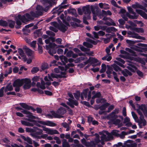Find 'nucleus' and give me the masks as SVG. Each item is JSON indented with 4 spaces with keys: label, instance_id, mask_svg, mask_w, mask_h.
Returning a JSON list of instances; mask_svg holds the SVG:
<instances>
[{
    "label": "nucleus",
    "instance_id": "f257e3e1",
    "mask_svg": "<svg viewBox=\"0 0 147 147\" xmlns=\"http://www.w3.org/2000/svg\"><path fill=\"white\" fill-rule=\"evenodd\" d=\"M25 120L29 121L33 123L34 125L43 128V130L44 131H46V133L48 134L53 135L55 134H59V133L56 129H53L50 128H47L43 126H42L39 124L38 123H40L44 125H46L51 127H53L56 126V124L49 121H47L46 122L43 121H37L36 120L30 119L27 118L24 119Z\"/></svg>",
    "mask_w": 147,
    "mask_h": 147
},
{
    "label": "nucleus",
    "instance_id": "f03ea898",
    "mask_svg": "<svg viewBox=\"0 0 147 147\" xmlns=\"http://www.w3.org/2000/svg\"><path fill=\"white\" fill-rule=\"evenodd\" d=\"M51 41L52 42L55 41L57 44H61L62 40L61 38H58L55 40V38L50 37L48 39L45 40V43L46 44H49L48 45H46V49L48 51L49 53L51 55L53 56V50L54 49V48L56 46V45L54 43L51 42Z\"/></svg>",
    "mask_w": 147,
    "mask_h": 147
},
{
    "label": "nucleus",
    "instance_id": "7ed1b4c3",
    "mask_svg": "<svg viewBox=\"0 0 147 147\" xmlns=\"http://www.w3.org/2000/svg\"><path fill=\"white\" fill-rule=\"evenodd\" d=\"M44 9L40 5H38L36 8V11H31L29 14L26 13V17L30 20H32L34 18H38L40 16H42Z\"/></svg>",
    "mask_w": 147,
    "mask_h": 147
},
{
    "label": "nucleus",
    "instance_id": "20e7f679",
    "mask_svg": "<svg viewBox=\"0 0 147 147\" xmlns=\"http://www.w3.org/2000/svg\"><path fill=\"white\" fill-rule=\"evenodd\" d=\"M118 109H115L107 117V118L109 120L110 122L112 124L115 125H117L119 127L121 126L119 124L120 122V120L117 119L118 118V116L116 114L118 113Z\"/></svg>",
    "mask_w": 147,
    "mask_h": 147
},
{
    "label": "nucleus",
    "instance_id": "39448f33",
    "mask_svg": "<svg viewBox=\"0 0 147 147\" xmlns=\"http://www.w3.org/2000/svg\"><path fill=\"white\" fill-rule=\"evenodd\" d=\"M66 112L65 109L63 107L59 108L56 112H52V115L55 117L61 118L63 117L62 115Z\"/></svg>",
    "mask_w": 147,
    "mask_h": 147
},
{
    "label": "nucleus",
    "instance_id": "423d86ee",
    "mask_svg": "<svg viewBox=\"0 0 147 147\" xmlns=\"http://www.w3.org/2000/svg\"><path fill=\"white\" fill-rule=\"evenodd\" d=\"M68 96L71 98L68 99V102H67V104L69 105L72 108H74V105L76 106H78V103L77 101L76 100H74L72 99H74V98L72 94L70 93H68Z\"/></svg>",
    "mask_w": 147,
    "mask_h": 147
},
{
    "label": "nucleus",
    "instance_id": "0eeeda50",
    "mask_svg": "<svg viewBox=\"0 0 147 147\" xmlns=\"http://www.w3.org/2000/svg\"><path fill=\"white\" fill-rule=\"evenodd\" d=\"M127 34L128 35V36L129 37L143 40H145V39L144 37L139 35L138 34L134 32L129 31L127 32Z\"/></svg>",
    "mask_w": 147,
    "mask_h": 147
},
{
    "label": "nucleus",
    "instance_id": "6e6552de",
    "mask_svg": "<svg viewBox=\"0 0 147 147\" xmlns=\"http://www.w3.org/2000/svg\"><path fill=\"white\" fill-rule=\"evenodd\" d=\"M18 18L20 20H17L16 21V24L17 25L20 26L21 24V22L20 21H21L23 22H25L29 21L30 20L26 16H21L20 15H19L18 16Z\"/></svg>",
    "mask_w": 147,
    "mask_h": 147
},
{
    "label": "nucleus",
    "instance_id": "1a4fd4ad",
    "mask_svg": "<svg viewBox=\"0 0 147 147\" xmlns=\"http://www.w3.org/2000/svg\"><path fill=\"white\" fill-rule=\"evenodd\" d=\"M69 6V5H60L59 7L55 8L53 11L52 13H56L59 15L63 11V9Z\"/></svg>",
    "mask_w": 147,
    "mask_h": 147
},
{
    "label": "nucleus",
    "instance_id": "9d476101",
    "mask_svg": "<svg viewBox=\"0 0 147 147\" xmlns=\"http://www.w3.org/2000/svg\"><path fill=\"white\" fill-rule=\"evenodd\" d=\"M91 91H88V89L84 90L81 94V99L83 100L84 97L86 98L87 97V96H88V100L91 98Z\"/></svg>",
    "mask_w": 147,
    "mask_h": 147
},
{
    "label": "nucleus",
    "instance_id": "9b49d317",
    "mask_svg": "<svg viewBox=\"0 0 147 147\" xmlns=\"http://www.w3.org/2000/svg\"><path fill=\"white\" fill-rule=\"evenodd\" d=\"M43 5L45 7L44 10L46 12L52 6V1L48 0H43Z\"/></svg>",
    "mask_w": 147,
    "mask_h": 147
},
{
    "label": "nucleus",
    "instance_id": "f8f14e48",
    "mask_svg": "<svg viewBox=\"0 0 147 147\" xmlns=\"http://www.w3.org/2000/svg\"><path fill=\"white\" fill-rule=\"evenodd\" d=\"M59 58L62 62L63 64V65H65L66 63H67L68 61L70 63L74 61V59L69 58L68 60L67 57L63 56H60Z\"/></svg>",
    "mask_w": 147,
    "mask_h": 147
},
{
    "label": "nucleus",
    "instance_id": "ddd939ff",
    "mask_svg": "<svg viewBox=\"0 0 147 147\" xmlns=\"http://www.w3.org/2000/svg\"><path fill=\"white\" fill-rule=\"evenodd\" d=\"M23 49L28 56H31V57H33V55L34 53V51L27 47L26 46H23Z\"/></svg>",
    "mask_w": 147,
    "mask_h": 147
},
{
    "label": "nucleus",
    "instance_id": "4468645a",
    "mask_svg": "<svg viewBox=\"0 0 147 147\" xmlns=\"http://www.w3.org/2000/svg\"><path fill=\"white\" fill-rule=\"evenodd\" d=\"M23 84H25L23 86L24 89H28L31 86V81L29 79H23Z\"/></svg>",
    "mask_w": 147,
    "mask_h": 147
},
{
    "label": "nucleus",
    "instance_id": "2eb2a0df",
    "mask_svg": "<svg viewBox=\"0 0 147 147\" xmlns=\"http://www.w3.org/2000/svg\"><path fill=\"white\" fill-rule=\"evenodd\" d=\"M127 61L129 63L127 64L128 66H127V68L132 72H134L137 69V68L135 66L134 64L132 62H130L128 60Z\"/></svg>",
    "mask_w": 147,
    "mask_h": 147
},
{
    "label": "nucleus",
    "instance_id": "dca6fc26",
    "mask_svg": "<svg viewBox=\"0 0 147 147\" xmlns=\"http://www.w3.org/2000/svg\"><path fill=\"white\" fill-rule=\"evenodd\" d=\"M21 112L24 114L27 115L26 116L28 118L32 119H35L36 117L32 115V114L26 110H23Z\"/></svg>",
    "mask_w": 147,
    "mask_h": 147
},
{
    "label": "nucleus",
    "instance_id": "f3484780",
    "mask_svg": "<svg viewBox=\"0 0 147 147\" xmlns=\"http://www.w3.org/2000/svg\"><path fill=\"white\" fill-rule=\"evenodd\" d=\"M23 79H22L21 80L18 79L15 81L13 84V86H21L23 84Z\"/></svg>",
    "mask_w": 147,
    "mask_h": 147
},
{
    "label": "nucleus",
    "instance_id": "a211bd4d",
    "mask_svg": "<svg viewBox=\"0 0 147 147\" xmlns=\"http://www.w3.org/2000/svg\"><path fill=\"white\" fill-rule=\"evenodd\" d=\"M90 62L91 64H96L92 65V66H95L100 65L101 64V62H99L97 59L93 57L90 58Z\"/></svg>",
    "mask_w": 147,
    "mask_h": 147
},
{
    "label": "nucleus",
    "instance_id": "6ab92c4d",
    "mask_svg": "<svg viewBox=\"0 0 147 147\" xmlns=\"http://www.w3.org/2000/svg\"><path fill=\"white\" fill-rule=\"evenodd\" d=\"M48 76H45L44 78V79L45 81L46 82L45 83V84L48 86H49L51 84V82L53 81V80L51 77L50 75L48 74Z\"/></svg>",
    "mask_w": 147,
    "mask_h": 147
},
{
    "label": "nucleus",
    "instance_id": "aec40b11",
    "mask_svg": "<svg viewBox=\"0 0 147 147\" xmlns=\"http://www.w3.org/2000/svg\"><path fill=\"white\" fill-rule=\"evenodd\" d=\"M125 145L127 147H136L137 145L135 143H132L131 140H128L124 143Z\"/></svg>",
    "mask_w": 147,
    "mask_h": 147
},
{
    "label": "nucleus",
    "instance_id": "412c9836",
    "mask_svg": "<svg viewBox=\"0 0 147 147\" xmlns=\"http://www.w3.org/2000/svg\"><path fill=\"white\" fill-rule=\"evenodd\" d=\"M18 51L19 55L22 58L23 61L25 62L26 61H27V59L26 55L23 50L19 48L18 49Z\"/></svg>",
    "mask_w": 147,
    "mask_h": 147
},
{
    "label": "nucleus",
    "instance_id": "4be33fe9",
    "mask_svg": "<svg viewBox=\"0 0 147 147\" xmlns=\"http://www.w3.org/2000/svg\"><path fill=\"white\" fill-rule=\"evenodd\" d=\"M84 13L85 14H87V18L88 19H90V17L89 15L91 13V11L89 7H84L83 9Z\"/></svg>",
    "mask_w": 147,
    "mask_h": 147
},
{
    "label": "nucleus",
    "instance_id": "5701e85b",
    "mask_svg": "<svg viewBox=\"0 0 147 147\" xmlns=\"http://www.w3.org/2000/svg\"><path fill=\"white\" fill-rule=\"evenodd\" d=\"M61 74L62 75H63V76H62L61 75H57L56 74H54L53 73H51V74L50 76L51 77L53 78H65V76L64 75L65 74V73L64 72H62Z\"/></svg>",
    "mask_w": 147,
    "mask_h": 147
},
{
    "label": "nucleus",
    "instance_id": "b1692460",
    "mask_svg": "<svg viewBox=\"0 0 147 147\" xmlns=\"http://www.w3.org/2000/svg\"><path fill=\"white\" fill-rule=\"evenodd\" d=\"M45 82L43 80H42L41 82V84L40 82H37L36 86L42 89H45Z\"/></svg>",
    "mask_w": 147,
    "mask_h": 147
},
{
    "label": "nucleus",
    "instance_id": "393cba45",
    "mask_svg": "<svg viewBox=\"0 0 147 147\" xmlns=\"http://www.w3.org/2000/svg\"><path fill=\"white\" fill-rule=\"evenodd\" d=\"M116 59L118 61H114L115 62L121 67L122 66L123 64H124L125 62V61L123 60L120 58H116Z\"/></svg>",
    "mask_w": 147,
    "mask_h": 147
},
{
    "label": "nucleus",
    "instance_id": "a878e982",
    "mask_svg": "<svg viewBox=\"0 0 147 147\" xmlns=\"http://www.w3.org/2000/svg\"><path fill=\"white\" fill-rule=\"evenodd\" d=\"M136 12L140 14L142 17L144 19H147V14L141 10L137 9L136 10Z\"/></svg>",
    "mask_w": 147,
    "mask_h": 147
},
{
    "label": "nucleus",
    "instance_id": "bb28decb",
    "mask_svg": "<svg viewBox=\"0 0 147 147\" xmlns=\"http://www.w3.org/2000/svg\"><path fill=\"white\" fill-rule=\"evenodd\" d=\"M136 122L138 123V125L140 127L142 128V124L143 126H145L146 124V120H143V121L141 120H139L138 119L136 121Z\"/></svg>",
    "mask_w": 147,
    "mask_h": 147
},
{
    "label": "nucleus",
    "instance_id": "cd10ccee",
    "mask_svg": "<svg viewBox=\"0 0 147 147\" xmlns=\"http://www.w3.org/2000/svg\"><path fill=\"white\" fill-rule=\"evenodd\" d=\"M117 31V29L113 27H108L106 29V32L109 33H111L112 32H115Z\"/></svg>",
    "mask_w": 147,
    "mask_h": 147
},
{
    "label": "nucleus",
    "instance_id": "c85d7f7f",
    "mask_svg": "<svg viewBox=\"0 0 147 147\" xmlns=\"http://www.w3.org/2000/svg\"><path fill=\"white\" fill-rule=\"evenodd\" d=\"M121 73L125 76L127 77L128 75L131 76L132 75L131 73L127 69L121 71Z\"/></svg>",
    "mask_w": 147,
    "mask_h": 147
},
{
    "label": "nucleus",
    "instance_id": "c756f323",
    "mask_svg": "<svg viewBox=\"0 0 147 147\" xmlns=\"http://www.w3.org/2000/svg\"><path fill=\"white\" fill-rule=\"evenodd\" d=\"M22 124L24 125L32 127L34 126V124L32 123H30L29 122L22 120L21 121Z\"/></svg>",
    "mask_w": 147,
    "mask_h": 147
},
{
    "label": "nucleus",
    "instance_id": "7c9ffc66",
    "mask_svg": "<svg viewBox=\"0 0 147 147\" xmlns=\"http://www.w3.org/2000/svg\"><path fill=\"white\" fill-rule=\"evenodd\" d=\"M112 59L111 54H107L106 55L102 58L103 60H107V61H109Z\"/></svg>",
    "mask_w": 147,
    "mask_h": 147
},
{
    "label": "nucleus",
    "instance_id": "2f4dec72",
    "mask_svg": "<svg viewBox=\"0 0 147 147\" xmlns=\"http://www.w3.org/2000/svg\"><path fill=\"white\" fill-rule=\"evenodd\" d=\"M33 128L35 129V132H36L37 136H38V135H42L43 134V131L41 129L36 127H34Z\"/></svg>",
    "mask_w": 147,
    "mask_h": 147
},
{
    "label": "nucleus",
    "instance_id": "473e14b6",
    "mask_svg": "<svg viewBox=\"0 0 147 147\" xmlns=\"http://www.w3.org/2000/svg\"><path fill=\"white\" fill-rule=\"evenodd\" d=\"M13 90V88L12 85L10 84H8L5 88L4 91L5 92L8 91H11Z\"/></svg>",
    "mask_w": 147,
    "mask_h": 147
},
{
    "label": "nucleus",
    "instance_id": "72a5a7b5",
    "mask_svg": "<svg viewBox=\"0 0 147 147\" xmlns=\"http://www.w3.org/2000/svg\"><path fill=\"white\" fill-rule=\"evenodd\" d=\"M105 134L107 135L108 141L112 140L113 139V137L111 133H109L107 131L105 132Z\"/></svg>",
    "mask_w": 147,
    "mask_h": 147
},
{
    "label": "nucleus",
    "instance_id": "f704fd0d",
    "mask_svg": "<svg viewBox=\"0 0 147 147\" xmlns=\"http://www.w3.org/2000/svg\"><path fill=\"white\" fill-rule=\"evenodd\" d=\"M67 28L66 26L63 24L61 25L59 27V29L63 32H65Z\"/></svg>",
    "mask_w": 147,
    "mask_h": 147
},
{
    "label": "nucleus",
    "instance_id": "c9c22d12",
    "mask_svg": "<svg viewBox=\"0 0 147 147\" xmlns=\"http://www.w3.org/2000/svg\"><path fill=\"white\" fill-rule=\"evenodd\" d=\"M139 108L143 112L144 114H145V113L147 112V110L145 105H141L140 107Z\"/></svg>",
    "mask_w": 147,
    "mask_h": 147
},
{
    "label": "nucleus",
    "instance_id": "e433bc0d",
    "mask_svg": "<svg viewBox=\"0 0 147 147\" xmlns=\"http://www.w3.org/2000/svg\"><path fill=\"white\" fill-rule=\"evenodd\" d=\"M110 104L108 103H106L105 104L101 106L100 107L99 109L101 110H105L107 107L109 106Z\"/></svg>",
    "mask_w": 147,
    "mask_h": 147
},
{
    "label": "nucleus",
    "instance_id": "4c0bfd02",
    "mask_svg": "<svg viewBox=\"0 0 147 147\" xmlns=\"http://www.w3.org/2000/svg\"><path fill=\"white\" fill-rule=\"evenodd\" d=\"M8 23L9 26L10 28H13L15 25V21L11 20H8Z\"/></svg>",
    "mask_w": 147,
    "mask_h": 147
},
{
    "label": "nucleus",
    "instance_id": "58836bf2",
    "mask_svg": "<svg viewBox=\"0 0 147 147\" xmlns=\"http://www.w3.org/2000/svg\"><path fill=\"white\" fill-rule=\"evenodd\" d=\"M125 49L127 51L130 53H131V55L134 56H136L135 52L131 49L127 48Z\"/></svg>",
    "mask_w": 147,
    "mask_h": 147
},
{
    "label": "nucleus",
    "instance_id": "ea45409f",
    "mask_svg": "<svg viewBox=\"0 0 147 147\" xmlns=\"http://www.w3.org/2000/svg\"><path fill=\"white\" fill-rule=\"evenodd\" d=\"M8 23L6 21L2 20H0V26L6 27L8 26Z\"/></svg>",
    "mask_w": 147,
    "mask_h": 147
},
{
    "label": "nucleus",
    "instance_id": "a19ab883",
    "mask_svg": "<svg viewBox=\"0 0 147 147\" xmlns=\"http://www.w3.org/2000/svg\"><path fill=\"white\" fill-rule=\"evenodd\" d=\"M63 147H70L69 143L67 142L66 140H63L62 142Z\"/></svg>",
    "mask_w": 147,
    "mask_h": 147
},
{
    "label": "nucleus",
    "instance_id": "79ce46f5",
    "mask_svg": "<svg viewBox=\"0 0 147 147\" xmlns=\"http://www.w3.org/2000/svg\"><path fill=\"white\" fill-rule=\"evenodd\" d=\"M20 105L23 108L27 109L28 110H29V108L30 106L27 105L26 104L24 103H20Z\"/></svg>",
    "mask_w": 147,
    "mask_h": 147
},
{
    "label": "nucleus",
    "instance_id": "37998d69",
    "mask_svg": "<svg viewBox=\"0 0 147 147\" xmlns=\"http://www.w3.org/2000/svg\"><path fill=\"white\" fill-rule=\"evenodd\" d=\"M134 29V30L137 32L142 33L144 32V30L142 28L135 27Z\"/></svg>",
    "mask_w": 147,
    "mask_h": 147
},
{
    "label": "nucleus",
    "instance_id": "c03bdc74",
    "mask_svg": "<svg viewBox=\"0 0 147 147\" xmlns=\"http://www.w3.org/2000/svg\"><path fill=\"white\" fill-rule=\"evenodd\" d=\"M95 145L94 143L93 142H87L85 146L87 147H94Z\"/></svg>",
    "mask_w": 147,
    "mask_h": 147
},
{
    "label": "nucleus",
    "instance_id": "a18cd8bd",
    "mask_svg": "<svg viewBox=\"0 0 147 147\" xmlns=\"http://www.w3.org/2000/svg\"><path fill=\"white\" fill-rule=\"evenodd\" d=\"M101 69L100 71V73L104 72L106 70V65L105 64H102L101 65Z\"/></svg>",
    "mask_w": 147,
    "mask_h": 147
},
{
    "label": "nucleus",
    "instance_id": "49530a36",
    "mask_svg": "<svg viewBox=\"0 0 147 147\" xmlns=\"http://www.w3.org/2000/svg\"><path fill=\"white\" fill-rule=\"evenodd\" d=\"M126 15L130 19H136L137 18V16L136 15H134L133 16H132L128 13H126Z\"/></svg>",
    "mask_w": 147,
    "mask_h": 147
},
{
    "label": "nucleus",
    "instance_id": "de8ad7c7",
    "mask_svg": "<svg viewBox=\"0 0 147 147\" xmlns=\"http://www.w3.org/2000/svg\"><path fill=\"white\" fill-rule=\"evenodd\" d=\"M39 70V69L38 67H35L32 68L31 70V72L32 74H34L37 73Z\"/></svg>",
    "mask_w": 147,
    "mask_h": 147
},
{
    "label": "nucleus",
    "instance_id": "09e8293b",
    "mask_svg": "<svg viewBox=\"0 0 147 147\" xmlns=\"http://www.w3.org/2000/svg\"><path fill=\"white\" fill-rule=\"evenodd\" d=\"M119 131L116 130H113L111 132V134L112 135L116 136L117 137H119V134L118 133Z\"/></svg>",
    "mask_w": 147,
    "mask_h": 147
},
{
    "label": "nucleus",
    "instance_id": "8fccbe9b",
    "mask_svg": "<svg viewBox=\"0 0 147 147\" xmlns=\"http://www.w3.org/2000/svg\"><path fill=\"white\" fill-rule=\"evenodd\" d=\"M48 67L49 66L48 64L47 63H45L42 64L41 68L42 70H44L47 69Z\"/></svg>",
    "mask_w": 147,
    "mask_h": 147
},
{
    "label": "nucleus",
    "instance_id": "3c124183",
    "mask_svg": "<svg viewBox=\"0 0 147 147\" xmlns=\"http://www.w3.org/2000/svg\"><path fill=\"white\" fill-rule=\"evenodd\" d=\"M26 131L27 132L32 133V132H35V129L34 128L33 129L27 127L26 128Z\"/></svg>",
    "mask_w": 147,
    "mask_h": 147
},
{
    "label": "nucleus",
    "instance_id": "603ef678",
    "mask_svg": "<svg viewBox=\"0 0 147 147\" xmlns=\"http://www.w3.org/2000/svg\"><path fill=\"white\" fill-rule=\"evenodd\" d=\"M111 23H110L109 22H107L105 23L104 24H105L108 25V26H115L116 24L113 21H111Z\"/></svg>",
    "mask_w": 147,
    "mask_h": 147
},
{
    "label": "nucleus",
    "instance_id": "864d4df0",
    "mask_svg": "<svg viewBox=\"0 0 147 147\" xmlns=\"http://www.w3.org/2000/svg\"><path fill=\"white\" fill-rule=\"evenodd\" d=\"M113 69L112 67H108L107 70L106 71L107 74H111L112 73Z\"/></svg>",
    "mask_w": 147,
    "mask_h": 147
},
{
    "label": "nucleus",
    "instance_id": "5fc2aeb1",
    "mask_svg": "<svg viewBox=\"0 0 147 147\" xmlns=\"http://www.w3.org/2000/svg\"><path fill=\"white\" fill-rule=\"evenodd\" d=\"M30 135L32 136L33 137V138H35L37 139H40V137L37 136V134H36V132L34 133L32 132L30 134Z\"/></svg>",
    "mask_w": 147,
    "mask_h": 147
},
{
    "label": "nucleus",
    "instance_id": "6e6d98bb",
    "mask_svg": "<svg viewBox=\"0 0 147 147\" xmlns=\"http://www.w3.org/2000/svg\"><path fill=\"white\" fill-rule=\"evenodd\" d=\"M101 140H105V141H108L107 137L106 135L104 134H102L100 136Z\"/></svg>",
    "mask_w": 147,
    "mask_h": 147
},
{
    "label": "nucleus",
    "instance_id": "4d7b16f0",
    "mask_svg": "<svg viewBox=\"0 0 147 147\" xmlns=\"http://www.w3.org/2000/svg\"><path fill=\"white\" fill-rule=\"evenodd\" d=\"M29 45H30V46L32 47L34 49L36 47V41H33L32 42H30V43H29Z\"/></svg>",
    "mask_w": 147,
    "mask_h": 147
},
{
    "label": "nucleus",
    "instance_id": "13d9d810",
    "mask_svg": "<svg viewBox=\"0 0 147 147\" xmlns=\"http://www.w3.org/2000/svg\"><path fill=\"white\" fill-rule=\"evenodd\" d=\"M127 134L125 132L123 131L121 132V134H119V137L121 139H123L125 138V136Z\"/></svg>",
    "mask_w": 147,
    "mask_h": 147
},
{
    "label": "nucleus",
    "instance_id": "bf43d9fd",
    "mask_svg": "<svg viewBox=\"0 0 147 147\" xmlns=\"http://www.w3.org/2000/svg\"><path fill=\"white\" fill-rule=\"evenodd\" d=\"M67 12L69 13L74 14L76 13V11L75 9H68Z\"/></svg>",
    "mask_w": 147,
    "mask_h": 147
},
{
    "label": "nucleus",
    "instance_id": "052dcab7",
    "mask_svg": "<svg viewBox=\"0 0 147 147\" xmlns=\"http://www.w3.org/2000/svg\"><path fill=\"white\" fill-rule=\"evenodd\" d=\"M126 41L130 45H132L134 44L135 43V42L134 41L129 40H126Z\"/></svg>",
    "mask_w": 147,
    "mask_h": 147
},
{
    "label": "nucleus",
    "instance_id": "680f3d73",
    "mask_svg": "<svg viewBox=\"0 0 147 147\" xmlns=\"http://www.w3.org/2000/svg\"><path fill=\"white\" fill-rule=\"evenodd\" d=\"M83 44L84 46L88 48H92L93 46L91 44L87 42H84Z\"/></svg>",
    "mask_w": 147,
    "mask_h": 147
},
{
    "label": "nucleus",
    "instance_id": "e2e57ef3",
    "mask_svg": "<svg viewBox=\"0 0 147 147\" xmlns=\"http://www.w3.org/2000/svg\"><path fill=\"white\" fill-rule=\"evenodd\" d=\"M102 40L105 43H107L109 42L110 41V38H102Z\"/></svg>",
    "mask_w": 147,
    "mask_h": 147
},
{
    "label": "nucleus",
    "instance_id": "0e129e2a",
    "mask_svg": "<svg viewBox=\"0 0 147 147\" xmlns=\"http://www.w3.org/2000/svg\"><path fill=\"white\" fill-rule=\"evenodd\" d=\"M84 58L82 57H81L79 58H78L76 60H74V62L76 63H79L81 60H83Z\"/></svg>",
    "mask_w": 147,
    "mask_h": 147
},
{
    "label": "nucleus",
    "instance_id": "69168bd1",
    "mask_svg": "<svg viewBox=\"0 0 147 147\" xmlns=\"http://www.w3.org/2000/svg\"><path fill=\"white\" fill-rule=\"evenodd\" d=\"M113 69L116 71H120V68L116 65H114L113 66Z\"/></svg>",
    "mask_w": 147,
    "mask_h": 147
},
{
    "label": "nucleus",
    "instance_id": "338daca9",
    "mask_svg": "<svg viewBox=\"0 0 147 147\" xmlns=\"http://www.w3.org/2000/svg\"><path fill=\"white\" fill-rule=\"evenodd\" d=\"M74 95L76 98V99H78L80 97V93L79 92H77L76 93H74Z\"/></svg>",
    "mask_w": 147,
    "mask_h": 147
},
{
    "label": "nucleus",
    "instance_id": "774afa93",
    "mask_svg": "<svg viewBox=\"0 0 147 147\" xmlns=\"http://www.w3.org/2000/svg\"><path fill=\"white\" fill-rule=\"evenodd\" d=\"M34 34L35 35H36L38 36H40L42 34L41 32L39 30H37L35 31Z\"/></svg>",
    "mask_w": 147,
    "mask_h": 147
}]
</instances>
